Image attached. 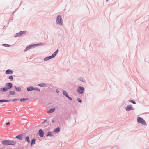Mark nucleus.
Masks as SVG:
<instances>
[{"mask_svg":"<svg viewBox=\"0 0 149 149\" xmlns=\"http://www.w3.org/2000/svg\"><path fill=\"white\" fill-rule=\"evenodd\" d=\"M38 86L41 87L45 88L47 86V84L45 83H40L38 84Z\"/></svg>","mask_w":149,"mask_h":149,"instance_id":"obj_10","label":"nucleus"},{"mask_svg":"<svg viewBox=\"0 0 149 149\" xmlns=\"http://www.w3.org/2000/svg\"><path fill=\"white\" fill-rule=\"evenodd\" d=\"M2 90H3V92H6L8 90V88H7L6 87L2 88Z\"/></svg>","mask_w":149,"mask_h":149,"instance_id":"obj_25","label":"nucleus"},{"mask_svg":"<svg viewBox=\"0 0 149 149\" xmlns=\"http://www.w3.org/2000/svg\"><path fill=\"white\" fill-rule=\"evenodd\" d=\"M84 87L79 86L77 88L76 91L79 94H82L84 92Z\"/></svg>","mask_w":149,"mask_h":149,"instance_id":"obj_5","label":"nucleus"},{"mask_svg":"<svg viewBox=\"0 0 149 149\" xmlns=\"http://www.w3.org/2000/svg\"><path fill=\"white\" fill-rule=\"evenodd\" d=\"M137 121L138 123H140L143 125L146 126L147 124L146 121L142 118L140 117H138L137 118Z\"/></svg>","mask_w":149,"mask_h":149,"instance_id":"obj_4","label":"nucleus"},{"mask_svg":"<svg viewBox=\"0 0 149 149\" xmlns=\"http://www.w3.org/2000/svg\"><path fill=\"white\" fill-rule=\"evenodd\" d=\"M55 108H53L52 109H51L48 110V113H52L54 111H55Z\"/></svg>","mask_w":149,"mask_h":149,"instance_id":"obj_13","label":"nucleus"},{"mask_svg":"<svg viewBox=\"0 0 149 149\" xmlns=\"http://www.w3.org/2000/svg\"><path fill=\"white\" fill-rule=\"evenodd\" d=\"M51 132L50 131H48L47 132V136L48 137L50 136V137L52 136H53V134H51Z\"/></svg>","mask_w":149,"mask_h":149,"instance_id":"obj_20","label":"nucleus"},{"mask_svg":"<svg viewBox=\"0 0 149 149\" xmlns=\"http://www.w3.org/2000/svg\"><path fill=\"white\" fill-rule=\"evenodd\" d=\"M78 101L79 102L81 103L82 102V100L79 98H78L77 99Z\"/></svg>","mask_w":149,"mask_h":149,"instance_id":"obj_30","label":"nucleus"},{"mask_svg":"<svg viewBox=\"0 0 149 149\" xmlns=\"http://www.w3.org/2000/svg\"><path fill=\"white\" fill-rule=\"evenodd\" d=\"M125 109H126V111H127L134 110V109L132 107V106L131 104L127 106L126 107Z\"/></svg>","mask_w":149,"mask_h":149,"instance_id":"obj_7","label":"nucleus"},{"mask_svg":"<svg viewBox=\"0 0 149 149\" xmlns=\"http://www.w3.org/2000/svg\"><path fill=\"white\" fill-rule=\"evenodd\" d=\"M44 132L43 130L41 129H40L38 132V134L39 136L41 137H42L44 136Z\"/></svg>","mask_w":149,"mask_h":149,"instance_id":"obj_8","label":"nucleus"},{"mask_svg":"<svg viewBox=\"0 0 149 149\" xmlns=\"http://www.w3.org/2000/svg\"><path fill=\"white\" fill-rule=\"evenodd\" d=\"M129 102H130L133 104H136V102H135V101L133 100H129Z\"/></svg>","mask_w":149,"mask_h":149,"instance_id":"obj_31","label":"nucleus"},{"mask_svg":"<svg viewBox=\"0 0 149 149\" xmlns=\"http://www.w3.org/2000/svg\"><path fill=\"white\" fill-rule=\"evenodd\" d=\"M106 1H108L109 0H106Z\"/></svg>","mask_w":149,"mask_h":149,"instance_id":"obj_43","label":"nucleus"},{"mask_svg":"<svg viewBox=\"0 0 149 149\" xmlns=\"http://www.w3.org/2000/svg\"><path fill=\"white\" fill-rule=\"evenodd\" d=\"M24 133L22 134L16 136L15 138L17 139H18L20 140H22L24 136Z\"/></svg>","mask_w":149,"mask_h":149,"instance_id":"obj_6","label":"nucleus"},{"mask_svg":"<svg viewBox=\"0 0 149 149\" xmlns=\"http://www.w3.org/2000/svg\"><path fill=\"white\" fill-rule=\"evenodd\" d=\"M56 92H57V93H58L59 92V91L57 89H56Z\"/></svg>","mask_w":149,"mask_h":149,"instance_id":"obj_39","label":"nucleus"},{"mask_svg":"<svg viewBox=\"0 0 149 149\" xmlns=\"http://www.w3.org/2000/svg\"><path fill=\"white\" fill-rule=\"evenodd\" d=\"M36 46H39V45H44V44L42 43H40V44H36Z\"/></svg>","mask_w":149,"mask_h":149,"instance_id":"obj_34","label":"nucleus"},{"mask_svg":"<svg viewBox=\"0 0 149 149\" xmlns=\"http://www.w3.org/2000/svg\"><path fill=\"white\" fill-rule=\"evenodd\" d=\"M52 122H53V123H54V120H52Z\"/></svg>","mask_w":149,"mask_h":149,"instance_id":"obj_42","label":"nucleus"},{"mask_svg":"<svg viewBox=\"0 0 149 149\" xmlns=\"http://www.w3.org/2000/svg\"><path fill=\"white\" fill-rule=\"evenodd\" d=\"M24 137L25 138V140L28 143H30V140L29 138V137L28 136L26 137Z\"/></svg>","mask_w":149,"mask_h":149,"instance_id":"obj_15","label":"nucleus"},{"mask_svg":"<svg viewBox=\"0 0 149 149\" xmlns=\"http://www.w3.org/2000/svg\"><path fill=\"white\" fill-rule=\"evenodd\" d=\"M10 93L9 94L10 95H14L15 94V92L13 91H10Z\"/></svg>","mask_w":149,"mask_h":149,"instance_id":"obj_24","label":"nucleus"},{"mask_svg":"<svg viewBox=\"0 0 149 149\" xmlns=\"http://www.w3.org/2000/svg\"><path fill=\"white\" fill-rule=\"evenodd\" d=\"M56 23L60 26H63V22L61 16L58 15L56 18Z\"/></svg>","mask_w":149,"mask_h":149,"instance_id":"obj_2","label":"nucleus"},{"mask_svg":"<svg viewBox=\"0 0 149 149\" xmlns=\"http://www.w3.org/2000/svg\"><path fill=\"white\" fill-rule=\"evenodd\" d=\"M15 88L17 91H21V88L20 87H17V86H15Z\"/></svg>","mask_w":149,"mask_h":149,"instance_id":"obj_19","label":"nucleus"},{"mask_svg":"<svg viewBox=\"0 0 149 149\" xmlns=\"http://www.w3.org/2000/svg\"><path fill=\"white\" fill-rule=\"evenodd\" d=\"M19 36H20L19 34V33H17L15 34L14 36V38H16Z\"/></svg>","mask_w":149,"mask_h":149,"instance_id":"obj_27","label":"nucleus"},{"mask_svg":"<svg viewBox=\"0 0 149 149\" xmlns=\"http://www.w3.org/2000/svg\"><path fill=\"white\" fill-rule=\"evenodd\" d=\"M78 79L79 81H81L83 82H84V83H86V80H85V79L84 78H83V77H79V78H78Z\"/></svg>","mask_w":149,"mask_h":149,"instance_id":"obj_14","label":"nucleus"},{"mask_svg":"<svg viewBox=\"0 0 149 149\" xmlns=\"http://www.w3.org/2000/svg\"><path fill=\"white\" fill-rule=\"evenodd\" d=\"M35 46H36V45L35 44L30 45L29 46H28L29 47L30 49L34 48Z\"/></svg>","mask_w":149,"mask_h":149,"instance_id":"obj_23","label":"nucleus"},{"mask_svg":"<svg viewBox=\"0 0 149 149\" xmlns=\"http://www.w3.org/2000/svg\"><path fill=\"white\" fill-rule=\"evenodd\" d=\"M58 49H57L53 53L51 56L45 58L44 59V61H47L54 57L56 56V54L58 53Z\"/></svg>","mask_w":149,"mask_h":149,"instance_id":"obj_3","label":"nucleus"},{"mask_svg":"<svg viewBox=\"0 0 149 149\" xmlns=\"http://www.w3.org/2000/svg\"><path fill=\"white\" fill-rule=\"evenodd\" d=\"M63 95H64L66 97H67L68 96V94L66 91L63 90Z\"/></svg>","mask_w":149,"mask_h":149,"instance_id":"obj_22","label":"nucleus"},{"mask_svg":"<svg viewBox=\"0 0 149 149\" xmlns=\"http://www.w3.org/2000/svg\"><path fill=\"white\" fill-rule=\"evenodd\" d=\"M67 97L68 99L70 100H72V98L71 97H69L68 95Z\"/></svg>","mask_w":149,"mask_h":149,"instance_id":"obj_35","label":"nucleus"},{"mask_svg":"<svg viewBox=\"0 0 149 149\" xmlns=\"http://www.w3.org/2000/svg\"><path fill=\"white\" fill-rule=\"evenodd\" d=\"M37 90L39 92H40V89H39L38 88H37V87L35 88L34 90Z\"/></svg>","mask_w":149,"mask_h":149,"instance_id":"obj_33","label":"nucleus"},{"mask_svg":"<svg viewBox=\"0 0 149 149\" xmlns=\"http://www.w3.org/2000/svg\"><path fill=\"white\" fill-rule=\"evenodd\" d=\"M3 100H4V102H10L11 101V99L9 100H5V99H3Z\"/></svg>","mask_w":149,"mask_h":149,"instance_id":"obj_29","label":"nucleus"},{"mask_svg":"<svg viewBox=\"0 0 149 149\" xmlns=\"http://www.w3.org/2000/svg\"><path fill=\"white\" fill-rule=\"evenodd\" d=\"M29 49H30L29 47L28 46L24 49V51L26 52L28 50H29Z\"/></svg>","mask_w":149,"mask_h":149,"instance_id":"obj_32","label":"nucleus"},{"mask_svg":"<svg viewBox=\"0 0 149 149\" xmlns=\"http://www.w3.org/2000/svg\"><path fill=\"white\" fill-rule=\"evenodd\" d=\"M60 130V128L59 127H57L55 128L54 130V132L56 133H58Z\"/></svg>","mask_w":149,"mask_h":149,"instance_id":"obj_16","label":"nucleus"},{"mask_svg":"<svg viewBox=\"0 0 149 149\" xmlns=\"http://www.w3.org/2000/svg\"><path fill=\"white\" fill-rule=\"evenodd\" d=\"M8 89H10L13 87V84L11 83H8L6 84Z\"/></svg>","mask_w":149,"mask_h":149,"instance_id":"obj_9","label":"nucleus"},{"mask_svg":"<svg viewBox=\"0 0 149 149\" xmlns=\"http://www.w3.org/2000/svg\"><path fill=\"white\" fill-rule=\"evenodd\" d=\"M2 143L3 145L6 146L9 145H14L16 143V141L13 140H7L2 141Z\"/></svg>","mask_w":149,"mask_h":149,"instance_id":"obj_1","label":"nucleus"},{"mask_svg":"<svg viewBox=\"0 0 149 149\" xmlns=\"http://www.w3.org/2000/svg\"><path fill=\"white\" fill-rule=\"evenodd\" d=\"M19 100L18 99H13L12 100V101H13V102H15V101H17V100Z\"/></svg>","mask_w":149,"mask_h":149,"instance_id":"obj_36","label":"nucleus"},{"mask_svg":"<svg viewBox=\"0 0 149 149\" xmlns=\"http://www.w3.org/2000/svg\"><path fill=\"white\" fill-rule=\"evenodd\" d=\"M13 72V71L9 69L5 71V74H12Z\"/></svg>","mask_w":149,"mask_h":149,"instance_id":"obj_11","label":"nucleus"},{"mask_svg":"<svg viewBox=\"0 0 149 149\" xmlns=\"http://www.w3.org/2000/svg\"><path fill=\"white\" fill-rule=\"evenodd\" d=\"M106 1H108L109 0H106Z\"/></svg>","mask_w":149,"mask_h":149,"instance_id":"obj_44","label":"nucleus"},{"mask_svg":"<svg viewBox=\"0 0 149 149\" xmlns=\"http://www.w3.org/2000/svg\"><path fill=\"white\" fill-rule=\"evenodd\" d=\"M10 124V123L9 122H8L6 124V125H9Z\"/></svg>","mask_w":149,"mask_h":149,"instance_id":"obj_38","label":"nucleus"},{"mask_svg":"<svg viewBox=\"0 0 149 149\" xmlns=\"http://www.w3.org/2000/svg\"><path fill=\"white\" fill-rule=\"evenodd\" d=\"M8 79L11 81H12L13 79V78L12 76L11 75L8 77Z\"/></svg>","mask_w":149,"mask_h":149,"instance_id":"obj_28","label":"nucleus"},{"mask_svg":"<svg viewBox=\"0 0 149 149\" xmlns=\"http://www.w3.org/2000/svg\"><path fill=\"white\" fill-rule=\"evenodd\" d=\"M35 141L36 139L35 138H33L31 140V146H32V145L33 144H35Z\"/></svg>","mask_w":149,"mask_h":149,"instance_id":"obj_18","label":"nucleus"},{"mask_svg":"<svg viewBox=\"0 0 149 149\" xmlns=\"http://www.w3.org/2000/svg\"><path fill=\"white\" fill-rule=\"evenodd\" d=\"M2 88H0V91L2 92H3V90H2Z\"/></svg>","mask_w":149,"mask_h":149,"instance_id":"obj_40","label":"nucleus"},{"mask_svg":"<svg viewBox=\"0 0 149 149\" xmlns=\"http://www.w3.org/2000/svg\"><path fill=\"white\" fill-rule=\"evenodd\" d=\"M35 87L32 86H29L27 88V90L28 91H31L34 90Z\"/></svg>","mask_w":149,"mask_h":149,"instance_id":"obj_12","label":"nucleus"},{"mask_svg":"<svg viewBox=\"0 0 149 149\" xmlns=\"http://www.w3.org/2000/svg\"><path fill=\"white\" fill-rule=\"evenodd\" d=\"M2 46L5 47H10V45L8 44H4L2 45Z\"/></svg>","mask_w":149,"mask_h":149,"instance_id":"obj_26","label":"nucleus"},{"mask_svg":"<svg viewBox=\"0 0 149 149\" xmlns=\"http://www.w3.org/2000/svg\"><path fill=\"white\" fill-rule=\"evenodd\" d=\"M28 98H23L20 99V100L21 102H25L26 101L28 100Z\"/></svg>","mask_w":149,"mask_h":149,"instance_id":"obj_21","label":"nucleus"},{"mask_svg":"<svg viewBox=\"0 0 149 149\" xmlns=\"http://www.w3.org/2000/svg\"><path fill=\"white\" fill-rule=\"evenodd\" d=\"M19 36H21L23 34H25L26 33V31H22L19 32Z\"/></svg>","mask_w":149,"mask_h":149,"instance_id":"obj_17","label":"nucleus"},{"mask_svg":"<svg viewBox=\"0 0 149 149\" xmlns=\"http://www.w3.org/2000/svg\"><path fill=\"white\" fill-rule=\"evenodd\" d=\"M47 121V120H45L42 123V124H44V123L46 122V121Z\"/></svg>","mask_w":149,"mask_h":149,"instance_id":"obj_41","label":"nucleus"},{"mask_svg":"<svg viewBox=\"0 0 149 149\" xmlns=\"http://www.w3.org/2000/svg\"><path fill=\"white\" fill-rule=\"evenodd\" d=\"M4 100H0V103L3 102Z\"/></svg>","mask_w":149,"mask_h":149,"instance_id":"obj_37","label":"nucleus"}]
</instances>
